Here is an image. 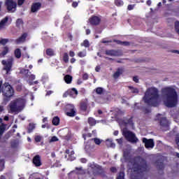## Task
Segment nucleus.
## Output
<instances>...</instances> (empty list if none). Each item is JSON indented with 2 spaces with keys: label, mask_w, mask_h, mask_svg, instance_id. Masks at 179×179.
<instances>
[{
  "label": "nucleus",
  "mask_w": 179,
  "mask_h": 179,
  "mask_svg": "<svg viewBox=\"0 0 179 179\" xmlns=\"http://www.w3.org/2000/svg\"><path fill=\"white\" fill-rule=\"evenodd\" d=\"M125 125H130L131 127L134 128V122H132V119H129L127 121H124Z\"/></svg>",
  "instance_id": "30"
},
{
  "label": "nucleus",
  "mask_w": 179,
  "mask_h": 179,
  "mask_svg": "<svg viewBox=\"0 0 179 179\" xmlns=\"http://www.w3.org/2000/svg\"><path fill=\"white\" fill-rule=\"evenodd\" d=\"M53 125H59V117H55L52 120Z\"/></svg>",
  "instance_id": "29"
},
{
  "label": "nucleus",
  "mask_w": 179,
  "mask_h": 179,
  "mask_svg": "<svg viewBox=\"0 0 179 179\" xmlns=\"http://www.w3.org/2000/svg\"><path fill=\"white\" fill-rule=\"evenodd\" d=\"M160 125L162 127V128H169V121H167V119L166 117H162L160 120Z\"/></svg>",
  "instance_id": "16"
},
{
  "label": "nucleus",
  "mask_w": 179,
  "mask_h": 179,
  "mask_svg": "<svg viewBox=\"0 0 179 179\" xmlns=\"http://www.w3.org/2000/svg\"><path fill=\"white\" fill-rule=\"evenodd\" d=\"M17 3L19 6H22V4L24 3V0H18Z\"/></svg>",
  "instance_id": "52"
},
{
  "label": "nucleus",
  "mask_w": 179,
  "mask_h": 179,
  "mask_svg": "<svg viewBox=\"0 0 179 179\" xmlns=\"http://www.w3.org/2000/svg\"><path fill=\"white\" fill-rule=\"evenodd\" d=\"M63 61L66 62V64H68L69 62V56L68 55V53H64L63 56Z\"/></svg>",
  "instance_id": "31"
},
{
  "label": "nucleus",
  "mask_w": 179,
  "mask_h": 179,
  "mask_svg": "<svg viewBox=\"0 0 179 179\" xmlns=\"http://www.w3.org/2000/svg\"><path fill=\"white\" fill-rule=\"evenodd\" d=\"M24 104H26V101L23 99H17L10 103V111L11 113H20L24 108Z\"/></svg>",
  "instance_id": "4"
},
{
  "label": "nucleus",
  "mask_w": 179,
  "mask_h": 179,
  "mask_svg": "<svg viewBox=\"0 0 179 179\" xmlns=\"http://www.w3.org/2000/svg\"><path fill=\"white\" fill-rule=\"evenodd\" d=\"M15 56L17 58H20V57H22V52L20 51V49L17 48L15 50Z\"/></svg>",
  "instance_id": "26"
},
{
  "label": "nucleus",
  "mask_w": 179,
  "mask_h": 179,
  "mask_svg": "<svg viewBox=\"0 0 179 179\" xmlns=\"http://www.w3.org/2000/svg\"><path fill=\"white\" fill-rule=\"evenodd\" d=\"M100 69H101V68H100V66H97L95 68L96 72H99V71H100Z\"/></svg>",
  "instance_id": "60"
},
{
  "label": "nucleus",
  "mask_w": 179,
  "mask_h": 179,
  "mask_svg": "<svg viewBox=\"0 0 179 179\" xmlns=\"http://www.w3.org/2000/svg\"><path fill=\"white\" fill-rule=\"evenodd\" d=\"M133 80L134 82H135L136 83H139V78H138V76H134L133 78Z\"/></svg>",
  "instance_id": "50"
},
{
  "label": "nucleus",
  "mask_w": 179,
  "mask_h": 179,
  "mask_svg": "<svg viewBox=\"0 0 179 179\" xmlns=\"http://www.w3.org/2000/svg\"><path fill=\"white\" fill-rule=\"evenodd\" d=\"M94 142L96 143V145H100V143H101V141L99 138H94Z\"/></svg>",
  "instance_id": "46"
},
{
  "label": "nucleus",
  "mask_w": 179,
  "mask_h": 179,
  "mask_svg": "<svg viewBox=\"0 0 179 179\" xmlns=\"http://www.w3.org/2000/svg\"><path fill=\"white\" fill-rule=\"evenodd\" d=\"M7 43H9V39L8 38H1L0 40V44H1V45H5Z\"/></svg>",
  "instance_id": "36"
},
{
  "label": "nucleus",
  "mask_w": 179,
  "mask_h": 179,
  "mask_svg": "<svg viewBox=\"0 0 179 179\" xmlns=\"http://www.w3.org/2000/svg\"><path fill=\"white\" fill-rule=\"evenodd\" d=\"M125 173L124 171H120L117 177V179H125Z\"/></svg>",
  "instance_id": "34"
},
{
  "label": "nucleus",
  "mask_w": 179,
  "mask_h": 179,
  "mask_svg": "<svg viewBox=\"0 0 179 179\" xmlns=\"http://www.w3.org/2000/svg\"><path fill=\"white\" fill-rule=\"evenodd\" d=\"M46 55H48L49 57H52L53 55H55L54 50H52L51 48L47 49L46 50Z\"/></svg>",
  "instance_id": "25"
},
{
  "label": "nucleus",
  "mask_w": 179,
  "mask_h": 179,
  "mask_svg": "<svg viewBox=\"0 0 179 179\" xmlns=\"http://www.w3.org/2000/svg\"><path fill=\"white\" fill-rule=\"evenodd\" d=\"M88 122L90 125H94L96 124V121H94V119L90 117L88 119Z\"/></svg>",
  "instance_id": "39"
},
{
  "label": "nucleus",
  "mask_w": 179,
  "mask_h": 179,
  "mask_svg": "<svg viewBox=\"0 0 179 179\" xmlns=\"http://www.w3.org/2000/svg\"><path fill=\"white\" fill-rule=\"evenodd\" d=\"M72 6H73V8H76V6H78V3L77 2H73L72 3Z\"/></svg>",
  "instance_id": "62"
},
{
  "label": "nucleus",
  "mask_w": 179,
  "mask_h": 179,
  "mask_svg": "<svg viewBox=\"0 0 179 179\" xmlns=\"http://www.w3.org/2000/svg\"><path fill=\"white\" fill-rule=\"evenodd\" d=\"M117 143H119V145H122V143L124 142V138H121L120 139H117Z\"/></svg>",
  "instance_id": "49"
},
{
  "label": "nucleus",
  "mask_w": 179,
  "mask_h": 179,
  "mask_svg": "<svg viewBox=\"0 0 179 179\" xmlns=\"http://www.w3.org/2000/svg\"><path fill=\"white\" fill-rule=\"evenodd\" d=\"M105 54L106 55H109L110 57H122L124 55L122 50H106L105 51Z\"/></svg>",
  "instance_id": "7"
},
{
  "label": "nucleus",
  "mask_w": 179,
  "mask_h": 179,
  "mask_svg": "<svg viewBox=\"0 0 179 179\" xmlns=\"http://www.w3.org/2000/svg\"><path fill=\"white\" fill-rule=\"evenodd\" d=\"M9 52V48L8 46H5L3 48V51L0 53V57H5Z\"/></svg>",
  "instance_id": "20"
},
{
  "label": "nucleus",
  "mask_w": 179,
  "mask_h": 179,
  "mask_svg": "<svg viewBox=\"0 0 179 179\" xmlns=\"http://www.w3.org/2000/svg\"><path fill=\"white\" fill-rule=\"evenodd\" d=\"M115 3L117 5V6H121V5H122L124 3L121 0H115Z\"/></svg>",
  "instance_id": "43"
},
{
  "label": "nucleus",
  "mask_w": 179,
  "mask_h": 179,
  "mask_svg": "<svg viewBox=\"0 0 179 179\" xmlns=\"http://www.w3.org/2000/svg\"><path fill=\"white\" fill-rule=\"evenodd\" d=\"M80 108L81 110H83V111H86V110H87V103L86 102L81 103Z\"/></svg>",
  "instance_id": "28"
},
{
  "label": "nucleus",
  "mask_w": 179,
  "mask_h": 179,
  "mask_svg": "<svg viewBox=\"0 0 179 179\" xmlns=\"http://www.w3.org/2000/svg\"><path fill=\"white\" fill-rule=\"evenodd\" d=\"M64 80L66 82V83L69 84L72 83V76H69V75H66L64 76Z\"/></svg>",
  "instance_id": "22"
},
{
  "label": "nucleus",
  "mask_w": 179,
  "mask_h": 179,
  "mask_svg": "<svg viewBox=\"0 0 179 179\" xmlns=\"http://www.w3.org/2000/svg\"><path fill=\"white\" fill-rule=\"evenodd\" d=\"M81 162H82V163H86V162H87V160L85 158H83V159H81Z\"/></svg>",
  "instance_id": "63"
},
{
  "label": "nucleus",
  "mask_w": 179,
  "mask_h": 179,
  "mask_svg": "<svg viewBox=\"0 0 179 179\" xmlns=\"http://www.w3.org/2000/svg\"><path fill=\"white\" fill-rule=\"evenodd\" d=\"M66 108L69 110L66 113L69 117H75V115H76V111L75 110V106H73V105H67Z\"/></svg>",
  "instance_id": "10"
},
{
  "label": "nucleus",
  "mask_w": 179,
  "mask_h": 179,
  "mask_svg": "<svg viewBox=\"0 0 179 179\" xmlns=\"http://www.w3.org/2000/svg\"><path fill=\"white\" fill-rule=\"evenodd\" d=\"M92 150H93V146H91L90 145H85V152H87V153H90Z\"/></svg>",
  "instance_id": "32"
},
{
  "label": "nucleus",
  "mask_w": 179,
  "mask_h": 179,
  "mask_svg": "<svg viewBox=\"0 0 179 179\" xmlns=\"http://www.w3.org/2000/svg\"><path fill=\"white\" fill-rule=\"evenodd\" d=\"M69 55L70 57H75V52H73V51H70Z\"/></svg>",
  "instance_id": "58"
},
{
  "label": "nucleus",
  "mask_w": 179,
  "mask_h": 179,
  "mask_svg": "<svg viewBox=\"0 0 179 179\" xmlns=\"http://www.w3.org/2000/svg\"><path fill=\"white\" fill-rule=\"evenodd\" d=\"M41 8V3H34L31 7L32 13H36Z\"/></svg>",
  "instance_id": "14"
},
{
  "label": "nucleus",
  "mask_w": 179,
  "mask_h": 179,
  "mask_svg": "<svg viewBox=\"0 0 179 179\" xmlns=\"http://www.w3.org/2000/svg\"><path fill=\"white\" fill-rule=\"evenodd\" d=\"M134 5H129L127 7L128 10H132V9H134Z\"/></svg>",
  "instance_id": "53"
},
{
  "label": "nucleus",
  "mask_w": 179,
  "mask_h": 179,
  "mask_svg": "<svg viewBox=\"0 0 179 179\" xmlns=\"http://www.w3.org/2000/svg\"><path fill=\"white\" fill-rule=\"evenodd\" d=\"M122 135L124 138L130 142L131 143H137L139 141L135 134L131 131H129L127 127L122 129Z\"/></svg>",
  "instance_id": "5"
},
{
  "label": "nucleus",
  "mask_w": 179,
  "mask_h": 179,
  "mask_svg": "<svg viewBox=\"0 0 179 179\" xmlns=\"http://www.w3.org/2000/svg\"><path fill=\"white\" fill-rule=\"evenodd\" d=\"M113 43H116V44H119L120 45H122V41H120V40H113Z\"/></svg>",
  "instance_id": "48"
},
{
  "label": "nucleus",
  "mask_w": 179,
  "mask_h": 179,
  "mask_svg": "<svg viewBox=\"0 0 179 179\" xmlns=\"http://www.w3.org/2000/svg\"><path fill=\"white\" fill-rule=\"evenodd\" d=\"M89 22L93 26H99L100 22H101V18L98 16H93L89 19Z\"/></svg>",
  "instance_id": "11"
},
{
  "label": "nucleus",
  "mask_w": 179,
  "mask_h": 179,
  "mask_svg": "<svg viewBox=\"0 0 179 179\" xmlns=\"http://www.w3.org/2000/svg\"><path fill=\"white\" fill-rule=\"evenodd\" d=\"M162 100L166 107L172 108L178 104V94L173 86L166 87L161 90Z\"/></svg>",
  "instance_id": "1"
},
{
  "label": "nucleus",
  "mask_w": 179,
  "mask_h": 179,
  "mask_svg": "<svg viewBox=\"0 0 179 179\" xmlns=\"http://www.w3.org/2000/svg\"><path fill=\"white\" fill-rule=\"evenodd\" d=\"M129 155V151H126V150H124L123 151V155L124 157H127V156Z\"/></svg>",
  "instance_id": "54"
},
{
  "label": "nucleus",
  "mask_w": 179,
  "mask_h": 179,
  "mask_svg": "<svg viewBox=\"0 0 179 179\" xmlns=\"http://www.w3.org/2000/svg\"><path fill=\"white\" fill-rule=\"evenodd\" d=\"M2 64L3 65V71H6V75H9V73H10V71H12V60H3Z\"/></svg>",
  "instance_id": "8"
},
{
  "label": "nucleus",
  "mask_w": 179,
  "mask_h": 179,
  "mask_svg": "<svg viewBox=\"0 0 179 179\" xmlns=\"http://www.w3.org/2000/svg\"><path fill=\"white\" fill-rule=\"evenodd\" d=\"M101 43L106 44V43H113V41H102Z\"/></svg>",
  "instance_id": "61"
},
{
  "label": "nucleus",
  "mask_w": 179,
  "mask_h": 179,
  "mask_svg": "<svg viewBox=\"0 0 179 179\" xmlns=\"http://www.w3.org/2000/svg\"><path fill=\"white\" fill-rule=\"evenodd\" d=\"M172 52L174 54H178L179 55V50H173Z\"/></svg>",
  "instance_id": "64"
},
{
  "label": "nucleus",
  "mask_w": 179,
  "mask_h": 179,
  "mask_svg": "<svg viewBox=\"0 0 179 179\" xmlns=\"http://www.w3.org/2000/svg\"><path fill=\"white\" fill-rule=\"evenodd\" d=\"M122 45H124V47H129V45H131V43L129 41H123L122 42Z\"/></svg>",
  "instance_id": "45"
},
{
  "label": "nucleus",
  "mask_w": 179,
  "mask_h": 179,
  "mask_svg": "<svg viewBox=\"0 0 179 179\" xmlns=\"http://www.w3.org/2000/svg\"><path fill=\"white\" fill-rule=\"evenodd\" d=\"M96 92L97 93V94H101L103 93V88L102 87L96 88Z\"/></svg>",
  "instance_id": "44"
},
{
  "label": "nucleus",
  "mask_w": 179,
  "mask_h": 179,
  "mask_svg": "<svg viewBox=\"0 0 179 179\" xmlns=\"http://www.w3.org/2000/svg\"><path fill=\"white\" fill-rule=\"evenodd\" d=\"M128 87L131 90V93H139V90L138 88L131 86H129Z\"/></svg>",
  "instance_id": "27"
},
{
  "label": "nucleus",
  "mask_w": 179,
  "mask_h": 179,
  "mask_svg": "<svg viewBox=\"0 0 179 179\" xmlns=\"http://www.w3.org/2000/svg\"><path fill=\"white\" fill-rule=\"evenodd\" d=\"M5 129H6V127H5V124H2L0 125V138L3 135V132H5Z\"/></svg>",
  "instance_id": "24"
},
{
  "label": "nucleus",
  "mask_w": 179,
  "mask_h": 179,
  "mask_svg": "<svg viewBox=\"0 0 179 179\" xmlns=\"http://www.w3.org/2000/svg\"><path fill=\"white\" fill-rule=\"evenodd\" d=\"M159 96V90L156 87H150L146 90L143 100L145 103H147L149 106L157 107Z\"/></svg>",
  "instance_id": "2"
},
{
  "label": "nucleus",
  "mask_w": 179,
  "mask_h": 179,
  "mask_svg": "<svg viewBox=\"0 0 179 179\" xmlns=\"http://www.w3.org/2000/svg\"><path fill=\"white\" fill-rule=\"evenodd\" d=\"M72 92H73V93H75V94L78 95V90H76V89L75 88H72Z\"/></svg>",
  "instance_id": "59"
},
{
  "label": "nucleus",
  "mask_w": 179,
  "mask_h": 179,
  "mask_svg": "<svg viewBox=\"0 0 179 179\" xmlns=\"http://www.w3.org/2000/svg\"><path fill=\"white\" fill-rule=\"evenodd\" d=\"M110 171L112 173H117V168H115V167L110 168Z\"/></svg>",
  "instance_id": "55"
},
{
  "label": "nucleus",
  "mask_w": 179,
  "mask_h": 179,
  "mask_svg": "<svg viewBox=\"0 0 179 179\" xmlns=\"http://www.w3.org/2000/svg\"><path fill=\"white\" fill-rule=\"evenodd\" d=\"M29 79H31V80H34V79H36V76L34 75H31L29 76Z\"/></svg>",
  "instance_id": "57"
},
{
  "label": "nucleus",
  "mask_w": 179,
  "mask_h": 179,
  "mask_svg": "<svg viewBox=\"0 0 179 179\" xmlns=\"http://www.w3.org/2000/svg\"><path fill=\"white\" fill-rule=\"evenodd\" d=\"M175 142L179 149V134H176V138H175Z\"/></svg>",
  "instance_id": "41"
},
{
  "label": "nucleus",
  "mask_w": 179,
  "mask_h": 179,
  "mask_svg": "<svg viewBox=\"0 0 179 179\" xmlns=\"http://www.w3.org/2000/svg\"><path fill=\"white\" fill-rule=\"evenodd\" d=\"M156 164L157 169H159V170H162V169H164V165L163 164L162 162H157Z\"/></svg>",
  "instance_id": "37"
},
{
  "label": "nucleus",
  "mask_w": 179,
  "mask_h": 179,
  "mask_svg": "<svg viewBox=\"0 0 179 179\" xmlns=\"http://www.w3.org/2000/svg\"><path fill=\"white\" fill-rule=\"evenodd\" d=\"M26 37H27V34H23L20 38H18L15 41L16 44H20L21 43H24V41H26Z\"/></svg>",
  "instance_id": "15"
},
{
  "label": "nucleus",
  "mask_w": 179,
  "mask_h": 179,
  "mask_svg": "<svg viewBox=\"0 0 179 179\" xmlns=\"http://www.w3.org/2000/svg\"><path fill=\"white\" fill-rule=\"evenodd\" d=\"M143 143H145V146L147 149H149V148L152 149V148L155 147V141H153V139H148L146 138H143Z\"/></svg>",
  "instance_id": "9"
},
{
  "label": "nucleus",
  "mask_w": 179,
  "mask_h": 179,
  "mask_svg": "<svg viewBox=\"0 0 179 179\" xmlns=\"http://www.w3.org/2000/svg\"><path fill=\"white\" fill-rule=\"evenodd\" d=\"M20 73H22V75H24L27 78L29 76V70L28 69H22L20 71Z\"/></svg>",
  "instance_id": "35"
},
{
  "label": "nucleus",
  "mask_w": 179,
  "mask_h": 179,
  "mask_svg": "<svg viewBox=\"0 0 179 179\" xmlns=\"http://www.w3.org/2000/svg\"><path fill=\"white\" fill-rule=\"evenodd\" d=\"M59 139L57 136H52L51 139L49 141L50 143H52V142H58Z\"/></svg>",
  "instance_id": "40"
},
{
  "label": "nucleus",
  "mask_w": 179,
  "mask_h": 179,
  "mask_svg": "<svg viewBox=\"0 0 179 179\" xmlns=\"http://www.w3.org/2000/svg\"><path fill=\"white\" fill-rule=\"evenodd\" d=\"M94 176H96V174H100L103 172V169H101V166L96 164H92L90 166Z\"/></svg>",
  "instance_id": "12"
},
{
  "label": "nucleus",
  "mask_w": 179,
  "mask_h": 179,
  "mask_svg": "<svg viewBox=\"0 0 179 179\" xmlns=\"http://www.w3.org/2000/svg\"><path fill=\"white\" fill-rule=\"evenodd\" d=\"M16 26L20 29V27H23V20L17 19L16 21Z\"/></svg>",
  "instance_id": "23"
},
{
  "label": "nucleus",
  "mask_w": 179,
  "mask_h": 179,
  "mask_svg": "<svg viewBox=\"0 0 179 179\" xmlns=\"http://www.w3.org/2000/svg\"><path fill=\"white\" fill-rule=\"evenodd\" d=\"M8 17H6L4 19H3L0 22V30H2L5 28V26L6 25V23H8Z\"/></svg>",
  "instance_id": "18"
},
{
  "label": "nucleus",
  "mask_w": 179,
  "mask_h": 179,
  "mask_svg": "<svg viewBox=\"0 0 179 179\" xmlns=\"http://www.w3.org/2000/svg\"><path fill=\"white\" fill-rule=\"evenodd\" d=\"M106 144L108 148H115V144L110 139L106 140Z\"/></svg>",
  "instance_id": "21"
},
{
  "label": "nucleus",
  "mask_w": 179,
  "mask_h": 179,
  "mask_svg": "<svg viewBox=\"0 0 179 179\" xmlns=\"http://www.w3.org/2000/svg\"><path fill=\"white\" fill-rule=\"evenodd\" d=\"M34 128H36V127L34 126V124L30 123L28 129V132L30 134V132H31V131H33Z\"/></svg>",
  "instance_id": "38"
},
{
  "label": "nucleus",
  "mask_w": 179,
  "mask_h": 179,
  "mask_svg": "<svg viewBox=\"0 0 179 179\" xmlns=\"http://www.w3.org/2000/svg\"><path fill=\"white\" fill-rule=\"evenodd\" d=\"M122 72H124V69H117L116 72L113 74L114 79H118L120 75H122Z\"/></svg>",
  "instance_id": "17"
},
{
  "label": "nucleus",
  "mask_w": 179,
  "mask_h": 179,
  "mask_svg": "<svg viewBox=\"0 0 179 179\" xmlns=\"http://www.w3.org/2000/svg\"><path fill=\"white\" fill-rule=\"evenodd\" d=\"M36 142H40L41 141V137L40 136H37L35 137Z\"/></svg>",
  "instance_id": "51"
},
{
  "label": "nucleus",
  "mask_w": 179,
  "mask_h": 179,
  "mask_svg": "<svg viewBox=\"0 0 179 179\" xmlns=\"http://www.w3.org/2000/svg\"><path fill=\"white\" fill-rule=\"evenodd\" d=\"M33 164L36 167H40L41 166V157L40 155H36L32 159Z\"/></svg>",
  "instance_id": "13"
},
{
  "label": "nucleus",
  "mask_w": 179,
  "mask_h": 179,
  "mask_svg": "<svg viewBox=\"0 0 179 179\" xmlns=\"http://www.w3.org/2000/svg\"><path fill=\"white\" fill-rule=\"evenodd\" d=\"M71 173H76V174H85V170L82 167H76V169Z\"/></svg>",
  "instance_id": "19"
},
{
  "label": "nucleus",
  "mask_w": 179,
  "mask_h": 179,
  "mask_svg": "<svg viewBox=\"0 0 179 179\" xmlns=\"http://www.w3.org/2000/svg\"><path fill=\"white\" fill-rule=\"evenodd\" d=\"M5 168V161L0 158V171H2Z\"/></svg>",
  "instance_id": "33"
},
{
  "label": "nucleus",
  "mask_w": 179,
  "mask_h": 179,
  "mask_svg": "<svg viewBox=\"0 0 179 179\" xmlns=\"http://www.w3.org/2000/svg\"><path fill=\"white\" fill-rule=\"evenodd\" d=\"M83 78L84 80H86L88 79L89 76L87 75V73H85V74L83 76Z\"/></svg>",
  "instance_id": "56"
},
{
  "label": "nucleus",
  "mask_w": 179,
  "mask_h": 179,
  "mask_svg": "<svg viewBox=\"0 0 179 179\" xmlns=\"http://www.w3.org/2000/svg\"><path fill=\"white\" fill-rule=\"evenodd\" d=\"M131 170L134 173L141 174L142 173H146V171L149 170V168L148 167L146 161L142 159L136 158L133 162Z\"/></svg>",
  "instance_id": "3"
},
{
  "label": "nucleus",
  "mask_w": 179,
  "mask_h": 179,
  "mask_svg": "<svg viewBox=\"0 0 179 179\" xmlns=\"http://www.w3.org/2000/svg\"><path fill=\"white\" fill-rule=\"evenodd\" d=\"M6 6H7V10L8 12L13 13V12L16 10L17 3L13 0H6Z\"/></svg>",
  "instance_id": "6"
},
{
  "label": "nucleus",
  "mask_w": 179,
  "mask_h": 179,
  "mask_svg": "<svg viewBox=\"0 0 179 179\" xmlns=\"http://www.w3.org/2000/svg\"><path fill=\"white\" fill-rule=\"evenodd\" d=\"M81 45H83L84 47H89L90 45L89 44V41L85 40L83 43H81Z\"/></svg>",
  "instance_id": "42"
},
{
  "label": "nucleus",
  "mask_w": 179,
  "mask_h": 179,
  "mask_svg": "<svg viewBox=\"0 0 179 179\" xmlns=\"http://www.w3.org/2000/svg\"><path fill=\"white\" fill-rule=\"evenodd\" d=\"M78 57H86V52H78Z\"/></svg>",
  "instance_id": "47"
}]
</instances>
